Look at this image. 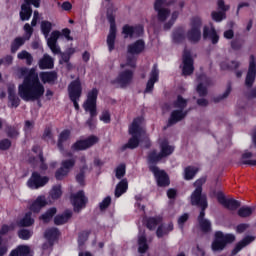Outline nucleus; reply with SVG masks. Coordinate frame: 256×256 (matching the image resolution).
<instances>
[{
  "label": "nucleus",
  "instance_id": "nucleus-12",
  "mask_svg": "<svg viewBox=\"0 0 256 256\" xmlns=\"http://www.w3.org/2000/svg\"><path fill=\"white\" fill-rule=\"evenodd\" d=\"M82 93L83 87L81 86V80L77 78L76 80L72 81L68 86V95L76 111H79V99H81Z\"/></svg>",
  "mask_w": 256,
  "mask_h": 256
},
{
  "label": "nucleus",
  "instance_id": "nucleus-4",
  "mask_svg": "<svg viewBox=\"0 0 256 256\" xmlns=\"http://www.w3.org/2000/svg\"><path fill=\"white\" fill-rule=\"evenodd\" d=\"M201 27H203V20L199 16H194L190 19V29L186 35L183 28H178L173 33V41L175 43H181L186 37L190 43H199L201 41Z\"/></svg>",
  "mask_w": 256,
  "mask_h": 256
},
{
  "label": "nucleus",
  "instance_id": "nucleus-14",
  "mask_svg": "<svg viewBox=\"0 0 256 256\" xmlns=\"http://www.w3.org/2000/svg\"><path fill=\"white\" fill-rule=\"evenodd\" d=\"M31 5L39 8L41 5V0H24V4H22L20 11V19L22 21H29V19H31V15H33Z\"/></svg>",
  "mask_w": 256,
  "mask_h": 256
},
{
  "label": "nucleus",
  "instance_id": "nucleus-20",
  "mask_svg": "<svg viewBox=\"0 0 256 256\" xmlns=\"http://www.w3.org/2000/svg\"><path fill=\"white\" fill-rule=\"evenodd\" d=\"M33 156L29 158V163L32 165H40V169L42 171H46L47 164H45V159H43V152L41 151V147L34 146L32 148Z\"/></svg>",
  "mask_w": 256,
  "mask_h": 256
},
{
  "label": "nucleus",
  "instance_id": "nucleus-60",
  "mask_svg": "<svg viewBox=\"0 0 256 256\" xmlns=\"http://www.w3.org/2000/svg\"><path fill=\"white\" fill-rule=\"evenodd\" d=\"M9 251L7 243L3 242V238L0 236V256H4Z\"/></svg>",
  "mask_w": 256,
  "mask_h": 256
},
{
  "label": "nucleus",
  "instance_id": "nucleus-24",
  "mask_svg": "<svg viewBox=\"0 0 256 256\" xmlns=\"http://www.w3.org/2000/svg\"><path fill=\"white\" fill-rule=\"evenodd\" d=\"M157 81H159V69L157 68V64H154L150 72V76L146 84V89L144 90V93H153V89Z\"/></svg>",
  "mask_w": 256,
  "mask_h": 256
},
{
  "label": "nucleus",
  "instance_id": "nucleus-9",
  "mask_svg": "<svg viewBox=\"0 0 256 256\" xmlns=\"http://www.w3.org/2000/svg\"><path fill=\"white\" fill-rule=\"evenodd\" d=\"M177 0H155L154 10L157 13V20L160 23H165L169 17H171V10L167 7L175 5Z\"/></svg>",
  "mask_w": 256,
  "mask_h": 256
},
{
  "label": "nucleus",
  "instance_id": "nucleus-35",
  "mask_svg": "<svg viewBox=\"0 0 256 256\" xmlns=\"http://www.w3.org/2000/svg\"><path fill=\"white\" fill-rule=\"evenodd\" d=\"M9 256H33L31 248L27 245H20L12 250Z\"/></svg>",
  "mask_w": 256,
  "mask_h": 256
},
{
  "label": "nucleus",
  "instance_id": "nucleus-61",
  "mask_svg": "<svg viewBox=\"0 0 256 256\" xmlns=\"http://www.w3.org/2000/svg\"><path fill=\"white\" fill-rule=\"evenodd\" d=\"M89 231H83L82 233L79 234L78 237V244L79 245H83V243H85V241H87L88 237H89Z\"/></svg>",
  "mask_w": 256,
  "mask_h": 256
},
{
  "label": "nucleus",
  "instance_id": "nucleus-64",
  "mask_svg": "<svg viewBox=\"0 0 256 256\" xmlns=\"http://www.w3.org/2000/svg\"><path fill=\"white\" fill-rule=\"evenodd\" d=\"M111 205V197L107 196L100 202V209L103 211V209H107Z\"/></svg>",
  "mask_w": 256,
  "mask_h": 256
},
{
  "label": "nucleus",
  "instance_id": "nucleus-39",
  "mask_svg": "<svg viewBox=\"0 0 256 256\" xmlns=\"http://www.w3.org/2000/svg\"><path fill=\"white\" fill-rule=\"evenodd\" d=\"M147 249H149L147 237H145V232L140 231L138 235V251L139 253H145Z\"/></svg>",
  "mask_w": 256,
  "mask_h": 256
},
{
  "label": "nucleus",
  "instance_id": "nucleus-6",
  "mask_svg": "<svg viewBox=\"0 0 256 256\" xmlns=\"http://www.w3.org/2000/svg\"><path fill=\"white\" fill-rule=\"evenodd\" d=\"M51 29H53V24L51 22L49 21L41 22V31L47 41V45L49 49H51L54 55H59V53H61V48H59V45H57V41L61 37V32L58 30H55L51 33Z\"/></svg>",
  "mask_w": 256,
  "mask_h": 256
},
{
  "label": "nucleus",
  "instance_id": "nucleus-10",
  "mask_svg": "<svg viewBox=\"0 0 256 256\" xmlns=\"http://www.w3.org/2000/svg\"><path fill=\"white\" fill-rule=\"evenodd\" d=\"M174 107L177 110H174L171 113L170 119L168 121V127L171 125H175V123H179L182 119L187 117V111H185V107H187V100L183 99V97L178 96L177 101L174 102Z\"/></svg>",
  "mask_w": 256,
  "mask_h": 256
},
{
  "label": "nucleus",
  "instance_id": "nucleus-62",
  "mask_svg": "<svg viewBox=\"0 0 256 256\" xmlns=\"http://www.w3.org/2000/svg\"><path fill=\"white\" fill-rule=\"evenodd\" d=\"M11 147V140L9 139H3L0 141V150L1 151H7Z\"/></svg>",
  "mask_w": 256,
  "mask_h": 256
},
{
  "label": "nucleus",
  "instance_id": "nucleus-26",
  "mask_svg": "<svg viewBox=\"0 0 256 256\" xmlns=\"http://www.w3.org/2000/svg\"><path fill=\"white\" fill-rule=\"evenodd\" d=\"M122 33H123L125 39H127V37H130L131 39H133L135 37H141V35H143V26H141V25H138V26L126 25L123 27Z\"/></svg>",
  "mask_w": 256,
  "mask_h": 256
},
{
  "label": "nucleus",
  "instance_id": "nucleus-15",
  "mask_svg": "<svg viewBox=\"0 0 256 256\" xmlns=\"http://www.w3.org/2000/svg\"><path fill=\"white\" fill-rule=\"evenodd\" d=\"M49 183V177L41 176L38 172H33L29 180L27 181V186L29 189H41Z\"/></svg>",
  "mask_w": 256,
  "mask_h": 256
},
{
  "label": "nucleus",
  "instance_id": "nucleus-47",
  "mask_svg": "<svg viewBox=\"0 0 256 256\" xmlns=\"http://www.w3.org/2000/svg\"><path fill=\"white\" fill-rule=\"evenodd\" d=\"M135 209L138 211V213H145V204H143V196L141 194H138L135 196Z\"/></svg>",
  "mask_w": 256,
  "mask_h": 256
},
{
  "label": "nucleus",
  "instance_id": "nucleus-46",
  "mask_svg": "<svg viewBox=\"0 0 256 256\" xmlns=\"http://www.w3.org/2000/svg\"><path fill=\"white\" fill-rule=\"evenodd\" d=\"M31 215H33L31 212H27L23 219L19 221L20 227H31L35 223V220L31 218Z\"/></svg>",
  "mask_w": 256,
  "mask_h": 256
},
{
  "label": "nucleus",
  "instance_id": "nucleus-18",
  "mask_svg": "<svg viewBox=\"0 0 256 256\" xmlns=\"http://www.w3.org/2000/svg\"><path fill=\"white\" fill-rule=\"evenodd\" d=\"M149 169L153 173L159 187H167L169 185V176H167L165 171L160 170L155 164H149Z\"/></svg>",
  "mask_w": 256,
  "mask_h": 256
},
{
  "label": "nucleus",
  "instance_id": "nucleus-57",
  "mask_svg": "<svg viewBox=\"0 0 256 256\" xmlns=\"http://www.w3.org/2000/svg\"><path fill=\"white\" fill-rule=\"evenodd\" d=\"M100 121L103 123H111V113L108 110H104L100 116Z\"/></svg>",
  "mask_w": 256,
  "mask_h": 256
},
{
  "label": "nucleus",
  "instance_id": "nucleus-41",
  "mask_svg": "<svg viewBox=\"0 0 256 256\" xmlns=\"http://www.w3.org/2000/svg\"><path fill=\"white\" fill-rule=\"evenodd\" d=\"M71 137V130H64L60 133L59 138H58V149L63 153L64 148L63 144Z\"/></svg>",
  "mask_w": 256,
  "mask_h": 256
},
{
  "label": "nucleus",
  "instance_id": "nucleus-19",
  "mask_svg": "<svg viewBox=\"0 0 256 256\" xmlns=\"http://www.w3.org/2000/svg\"><path fill=\"white\" fill-rule=\"evenodd\" d=\"M99 142V138L97 136H89L84 140H78L76 143L72 145V151H85V149H89L93 147V145Z\"/></svg>",
  "mask_w": 256,
  "mask_h": 256
},
{
  "label": "nucleus",
  "instance_id": "nucleus-54",
  "mask_svg": "<svg viewBox=\"0 0 256 256\" xmlns=\"http://www.w3.org/2000/svg\"><path fill=\"white\" fill-rule=\"evenodd\" d=\"M6 134L11 138L15 139L19 137V129L15 126H8L6 128Z\"/></svg>",
  "mask_w": 256,
  "mask_h": 256
},
{
  "label": "nucleus",
  "instance_id": "nucleus-27",
  "mask_svg": "<svg viewBox=\"0 0 256 256\" xmlns=\"http://www.w3.org/2000/svg\"><path fill=\"white\" fill-rule=\"evenodd\" d=\"M217 6L222 12H212V19L216 21V23H221V21L226 18L225 12L229 11L230 6L225 5V0H218Z\"/></svg>",
  "mask_w": 256,
  "mask_h": 256
},
{
  "label": "nucleus",
  "instance_id": "nucleus-42",
  "mask_svg": "<svg viewBox=\"0 0 256 256\" xmlns=\"http://www.w3.org/2000/svg\"><path fill=\"white\" fill-rule=\"evenodd\" d=\"M25 41L27 40L24 37H16L11 43V53H17L25 45Z\"/></svg>",
  "mask_w": 256,
  "mask_h": 256
},
{
  "label": "nucleus",
  "instance_id": "nucleus-58",
  "mask_svg": "<svg viewBox=\"0 0 256 256\" xmlns=\"http://www.w3.org/2000/svg\"><path fill=\"white\" fill-rule=\"evenodd\" d=\"M8 99L11 103V107H17L21 103V100L17 97V94L8 96Z\"/></svg>",
  "mask_w": 256,
  "mask_h": 256
},
{
  "label": "nucleus",
  "instance_id": "nucleus-28",
  "mask_svg": "<svg viewBox=\"0 0 256 256\" xmlns=\"http://www.w3.org/2000/svg\"><path fill=\"white\" fill-rule=\"evenodd\" d=\"M255 77H256V59L255 56H250L249 61V69L246 76V85L247 87H251L253 83H255Z\"/></svg>",
  "mask_w": 256,
  "mask_h": 256
},
{
  "label": "nucleus",
  "instance_id": "nucleus-52",
  "mask_svg": "<svg viewBox=\"0 0 256 256\" xmlns=\"http://www.w3.org/2000/svg\"><path fill=\"white\" fill-rule=\"evenodd\" d=\"M179 17V11H174L171 14L170 20L164 24V29L168 31L173 25H175V21H177V18Z\"/></svg>",
  "mask_w": 256,
  "mask_h": 256
},
{
  "label": "nucleus",
  "instance_id": "nucleus-21",
  "mask_svg": "<svg viewBox=\"0 0 256 256\" xmlns=\"http://www.w3.org/2000/svg\"><path fill=\"white\" fill-rule=\"evenodd\" d=\"M71 203L74 207V211L79 212L81 209H85V205H87V197H85V192L79 191L76 194H72Z\"/></svg>",
  "mask_w": 256,
  "mask_h": 256
},
{
  "label": "nucleus",
  "instance_id": "nucleus-44",
  "mask_svg": "<svg viewBox=\"0 0 256 256\" xmlns=\"http://www.w3.org/2000/svg\"><path fill=\"white\" fill-rule=\"evenodd\" d=\"M17 58L21 61L25 60L26 65H33V55L26 50H22L17 54Z\"/></svg>",
  "mask_w": 256,
  "mask_h": 256
},
{
  "label": "nucleus",
  "instance_id": "nucleus-51",
  "mask_svg": "<svg viewBox=\"0 0 256 256\" xmlns=\"http://www.w3.org/2000/svg\"><path fill=\"white\" fill-rule=\"evenodd\" d=\"M61 195H63V192L61 191V185H56V186L52 187V189L50 191V197H51V199H53V201L59 199V197H61Z\"/></svg>",
  "mask_w": 256,
  "mask_h": 256
},
{
  "label": "nucleus",
  "instance_id": "nucleus-2",
  "mask_svg": "<svg viewBox=\"0 0 256 256\" xmlns=\"http://www.w3.org/2000/svg\"><path fill=\"white\" fill-rule=\"evenodd\" d=\"M205 177L199 178L195 181L194 187L195 190L191 194V203L192 205H197V207H201L200 214L198 216V223L200 225L201 231L203 233H209L211 231V222L205 219V210L207 209V196L203 193V185H205Z\"/></svg>",
  "mask_w": 256,
  "mask_h": 256
},
{
  "label": "nucleus",
  "instance_id": "nucleus-38",
  "mask_svg": "<svg viewBox=\"0 0 256 256\" xmlns=\"http://www.w3.org/2000/svg\"><path fill=\"white\" fill-rule=\"evenodd\" d=\"M39 77L42 83H55L57 81V72H41Z\"/></svg>",
  "mask_w": 256,
  "mask_h": 256
},
{
  "label": "nucleus",
  "instance_id": "nucleus-29",
  "mask_svg": "<svg viewBox=\"0 0 256 256\" xmlns=\"http://www.w3.org/2000/svg\"><path fill=\"white\" fill-rule=\"evenodd\" d=\"M203 37L204 39H210L214 45L219 43V35L217 34L215 27H213V24H210V26H204Z\"/></svg>",
  "mask_w": 256,
  "mask_h": 256
},
{
  "label": "nucleus",
  "instance_id": "nucleus-7",
  "mask_svg": "<svg viewBox=\"0 0 256 256\" xmlns=\"http://www.w3.org/2000/svg\"><path fill=\"white\" fill-rule=\"evenodd\" d=\"M127 67H131L134 69L135 67V57H127V62L125 64H121V71L118 77L112 81V83L120 85L121 87H127V85L131 84L133 81V71Z\"/></svg>",
  "mask_w": 256,
  "mask_h": 256
},
{
  "label": "nucleus",
  "instance_id": "nucleus-53",
  "mask_svg": "<svg viewBox=\"0 0 256 256\" xmlns=\"http://www.w3.org/2000/svg\"><path fill=\"white\" fill-rule=\"evenodd\" d=\"M18 237L20 239H23L24 241H27L33 237V231L27 230V229H21L18 231Z\"/></svg>",
  "mask_w": 256,
  "mask_h": 256
},
{
  "label": "nucleus",
  "instance_id": "nucleus-8",
  "mask_svg": "<svg viewBox=\"0 0 256 256\" xmlns=\"http://www.w3.org/2000/svg\"><path fill=\"white\" fill-rule=\"evenodd\" d=\"M173 151H175V147L169 145V141H160V153H157L156 150H153L148 155L149 165H157V163H159L161 159H165V157H169V155H172Z\"/></svg>",
  "mask_w": 256,
  "mask_h": 256
},
{
  "label": "nucleus",
  "instance_id": "nucleus-5",
  "mask_svg": "<svg viewBox=\"0 0 256 256\" xmlns=\"http://www.w3.org/2000/svg\"><path fill=\"white\" fill-rule=\"evenodd\" d=\"M99 95V90L93 88L87 94V99L83 104V108L86 113H90V118L86 121V125L89 129H95V125H97V97Z\"/></svg>",
  "mask_w": 256,
  "mask_h": 256
},
{
  "label": "nucleus",
  "instance_id": "nucleus-63",
  "mask_svg": "<svg viewBox=\"0 0 256 256\" xmlns=\"http://www.w3.org/2000/svg\"><path fill=\"white\" fill-rule=\"evenodd\" d=\"M12 63H13V56L11 55H7L6 57L0 59V65L9 66V65H12Z\"/></svg>",
  "mask_w": 256,
  "mask_h": 256
},
{
  "label": "nucleus",
  "instance_id": "nucleus-1",
  "mask_svg": "<svg viewBox=\"0 0 256 256\" xmlns=\"http://www.w3.org/2000/svg\"><path fill=\"white\" fill-rule=\"evenodd\" d=\"M19 79L23 82L18 86V95L23 101H39L45 95V86L39 81V74L35 68L22 67L17 70Z\"/></svg>",
  "mask_w": 256,
  "mask_h": 256
},
{
  "label": "nucleus",
  "instance_id": "nucleus-11",
  "mask_svg": "<svg viewBox=\"0 0 256 256\" xmlns=\"http://www.w3.org/2000/svg\"><path fill=\"white\" fill-rule=\"evenodd\" d=\"M117 10L110 8L107 11V19L110 23V31L107 36V46L109 51H113L115 49V39L117 37V26L115 25V12Z\"/></svg>",
  "mask_w": 256,
  "mask_h": 256
},
{
  "label": "nucleus",
  "instance_id": "nucleus-13",
  "mask_svg": "<svg viewBox=\"0 0 256 256\" xmlns=\"http://www.w3.org/2000/svg\"><path fill=\"white\" fill-rule=\"evenodd\" d=\"M233 241H235V235L223 234V232L218 231L215 233V239L212 242V251H223L227 247V243H233Z\"/></svg>",
  "mask_w": 256,
  "mask_h": 256
},
{
  "label": "nucleus",
  "instance_id": "nucleus-17",
  "mask_svg": "<svg viewBox=\"0 0 256 256\" xmlns=\"http://www.w3.org/2000/svg\"><path fill=\"white\" fill-rule=\"evenodd\" d=\"M73 167H75V158L63 160L61 162V167L56 171V179L61 181V179L67 177L69 173H71Z\"/></svg>",
  "mask_w": 256,
  "mask_h": 256
},
{
  "label": "nucleus",
  "instance_id": "nucleus-36",
  "mask_svg": "<svg viewBox=\"0 0 256 256\" xmlns=\"http://www.w3.org/2000/svg\"><path fill=\"white\" fill-rule=\"evenodd\" d=\"M71 217H73V212L71 210H66L64 213L55 216L54 223L55 225H65Z\"/></svg>",
  "mask_w": 256,
  "mask_h": 256
},
{
  "label": "nucleus",
  "instance_id": "nucleus-55",
  "mask_svg": "<svg viewBox=\"0 0 256 256\" xmlns=\"http://www.w3.org/2000/svg\"><path fill=\"white\" fill-rule=\"evenodd\" d=\"M125 164H120L119 166H117L116 170H115V175L117 179H123V177H125Z\"/></svg>",
  "mask_w": 256,
  "mask_h": 256
},
{
  "label": "nucleus",
  "instance_id": "nucleus-30",
  "mask_svg": "<svg viewBox=\"0 0 256 256\" xmlns=\"http://www.w3.org/2000/svg\"><path fill=\"white\" fill-rule=\"evenodd\" d=\"M45 239L48 241L49 247H53V243L59 239V229L50 228L44 233Z\"/></svg>",
  "mask_w": 256,
  "mask_h": 256
},
{
  "label": "nucleus",
  "instance_id": "nucleus-50",
  "mask_svg": "<svg viewBox=\"0 0 256 256\" xmlns=\"http://www.w3.org/2000/svg\"><path fill=\"white\" fill-rule=\"evenodd\" d=\"M251 157H253V153L251 152H244L242 155V163L243 165H251L252 167H255L256 165V160H248L251 159Z\"/></svg>",
  "mask_w": 256,
  "mask_h": 256
},
{
  "label": "nucleus",
  "instance_id": "nucleus-22",
  "mask_svg": "<svg viewBox=\"0 0 256 256\" xmlns=\"http://www.w3.org/2000/svg\"><path fill=\"white\" fill-rule=\"evenodd\" d=\"M217 200L220 205H223V207L229 209V211H236V209H239V207H241L240 201H237L233 198H226L223 194H218Z\"/></svg>",
  "mask_w": 256,
  "mask_h": 256
},
{
  "label": "nucleus",
  "instance_id": "nucleus-34",
  "mask_svg": "<svg viewBox=\"0 0 256 256\" xmlns=\"http://www.w3.org/2000/svg\"><path fill=\"white\" fill-rule=\"evenodd\" d=\"M80 163V173L76 176V181L79 183V185H83L85 183V174L84 171L87 169V160L85 159V156L80 157L79 159Z\"/></svg>",
  "mask_w": 256,
  "mask_h": 256
},
{
  "label": "nucleus",
  "instance_id": "nucleus-45",
  "mask_svg": "<svg viewBox=\"0 0 256 256\" xmlns=\"http://www.w3.org/2000/svg\"><path fill=\"white\" fill-rule=\"evenodd\" d=\"M57 213V208L53 207L46 211V213L42 214L40 216V220L43 221V223H49L53 219V216Z\"/></svg>",
  "mask_w": 256,
  "mask_h": 256
},
{
  "label": "nucleus",
  "instance_id": "nucleus-33",
  "mask_svg": "<svg viewBox=\"0 0 256 256\" xmlns=\"http://www.w3.org/2000/svg\"><path fill=\"white\" fill-rule=\"evenodd\" d=\"M253 241H255V236L244 237L238 244H236L235 248L232 250V255H237L241 249L247 247V245H250Z\"/></svg>",
  "mask_w": 256,
  "mask_h": 256
},
{
  "label": "nucleus",
  "instance_id": "nucleus-25",
  "mask_svg": "<svg viewBox=\"0 0 256 256\" xmlns=\"http://www.w3.org/2000/svg\"><path fill=\"white\" fill-rule=\"evenodd\" d=\"M197 81L198 85L196 91L200 97H204V95H207V87L211 85V79L208 78L205 74H202L198 76Z\"/></svg>",
  "mask_w": 256,
  "mask_h": 256
},
{
  "label": "nucleus",
  "instance_id": "nucleus-32",
  "mask_svg": "<svg viewBox=\"0 0 256 256\" xmlns=\"http://www.w3.org/2000/svg\"><path fill=\"white\" fill-rule=\"evenodd\" d=\"M39 69H53L55 62L49 54H44L43 57L38 61Z\"/></svg>",
  "mask_w": 256,
  "mask_h": 256
},
{
  "label": "nucleus",
  "instance_id": "nucleus-23",
  "mask_svg": "<svg viewBox=\"0 0 256 256\" xmlns=\"http://www.w3.org/2000/svg\"><path fill=\"white\" fill-rule=\"evenodd\" d=\"M127 51L129 53L128 57H134L136 62L137 58L135 57V55H139L140 53H143V51H145V41L137 40L134 43L129 44L127 47Z\"/></svg>",
  "mask_w": 256,
  "mask_h": 256
},
{
  "label": "nucleus",
  "instance_id": "nucleus-31",
  "mask_svg": "<svg viewBox=\"0 0 256 256\" xmlns=\"http://www.w3.org/2000/svg\"><path fill=\"white\" fill-rule=\"evenodd\" d=\"M45 205H47V198H45L43 195L38 196L30 205V211H33V213H39V211H41Z\"/></svg>",
  "mask_w": 256,
  "mask_h": 256
},
{
  "label": "nucleus",
  "instance_id": "nucleus-48",
  "mask_svg": "<svg viewBox=\"0 0 256 256\" xmlns=\"http://www.w3.org/2000/svg\"><path fill=\"white\" fill-rule=\"evenodd\" d=\"M253 211H255V208L249 207V206H242L238 210L239 217L245 218V217H251L253 215Z\"/></svg>",
  "mask_w": 256,
  "mask_h": 256
},
{
  "label": "nucleus",
  "instance_id": "nucleus-59",
  "mask_svg": "<svg viewBox=\"0 0 256 256\" xmlns=\"http://www.w3.org/2000/svg\"><path fill=\"white\" fill-rule=\"evenodd\" d=\"M239 65H240L239 62L232 61L231 65H227L225 63H221L220 67H221L222 70H225V69H237L239 67Z\"/></svg>",
  "mask_w": 256,
  "mask_h": 256
},
{
  "label": "nucleus",
  "instance_id": "nucleus-40",
  "mask_svg": "<svg viewBox=\"0 0 256 256\" xmlns=\"http://www.w3.org/2000/svg\"><path fill=\"white\" fill-rule=\"evenodd\" d=\"M127 189H129V182L127 179H122L116 186L115 197H121L123 193L127 192Z\"/></svg>",
  "mask_w": 256,
  "mask_h": 256
},
{
  "label": "nucleus",
  "instance_id": "nucleus-37",
  "mask_svg": "<svg viewBox=\"0 0 256 256\" xmlns=\"http://www.w3.org/2000/svg\"><path fill=\"white\" fill-rule=\"evenodd\" d=\"M173 231V223H169L168 225L161 224L158 226L156 235L158 239H161V237H165V235H169Z\"/></svg>",
  "mask_w": 256,
  "mask_h": 256
},
{
  "label": "nucleus",
  "instance_id": "nucleus-49",
  "mask_svg": "<svg viewBox=\"0 0 256 256\" xmlns=\"http://www.w3.org/2000/svg\"><path fill=\"white\" fill-rule=\"evenodd\" d=\"M161 217H154V218H148L146 220V225L150 229V231H153V229H156L157 225H161Z\"/></svg>",
  "mask_w": 256,
  "mask_h": 256
},
{
  "label": "nucleus",
  "instance_id": "nucleus-56",
  "mask_svg": "<svg viewBox=\"0 0 256 256\" xmlns=\"http://www.w3.org/2000/svg\"><path fill=\"white\" fill-rule=\"evenodd\" d=\"M24 31H25L24 39L29 41V39H31V36L33 35V27H31L29 23H26L24 25Z\"/></svg>",
  "mask_w": 256,
  "mask_h": 256
},
{
  "label": "nucleus",
  "instance_id": "nucleus-16",
  "mask_svg": "<svg viewBox=\"0 0 256 256\" xmlns=\"http://www.w3.org/2000/svg\"><path fill=\"white\" fill-rule=\"evenodd\" d=\"M182 69V75L187 77V75H192L193 71H195V67L193 66V56H191V51L184 50L182 56V65L180 66Z\"/></svg>",
  "mask_w": 256,
  "mask_h": 256
},
{
  "label": "nucleus",
  "instance_id": "nucleus-3",
  "mask_svg": "<svg viewBox=\"0 0 256 256\" xmlns=\"http://www.w3.org/2000/svg\"><path fill=\"white\" fill-rule=\"evenodd\" d=\"M129 134L132 136L128 143L123 146V149H137L140 143H145L144 147H150L149 137L143 128V117H138L133 120L129 126Z\"/></svg>",
  "mask_w": 256,
  "mask_h": 256
},
{
  "label": "nucleus",
  "instance_id": "nucleus-43",
  "mask_svg": "<svg viewBox=\"0 0 256 256\" xmlns=\"http://www.w3.org/2000/svg\"><path fill=\"white\" fill-rule=\"evenodd\" d=\"M198 172H199V168L195 166H188L184 169V179L186 181H191V179H193Z\"/></svg>",
  "mask_w": 256,
  "mask_h": 256
}]
</instances>
